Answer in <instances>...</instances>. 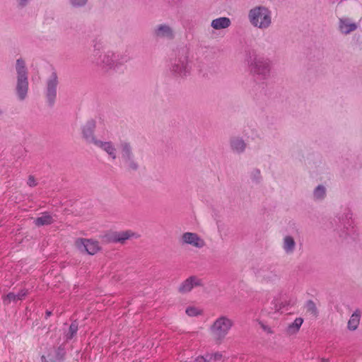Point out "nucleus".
Instances as JSON below:
<instances>
[{
	"instance_id": "f257e3e1",
	"label": "nucleus",
	"mask_w": 362,
	"mask_h": 362,
	"mask_svg": "<svg viewBox=\"0 0 362 362\" xmlns=\"http://www.w3.org/2000/svg\"><path fill=\"white\" fill-rule=\"evenodd\" d=\"M251 24L258 28L265 29L272 23L271 12L264 6H256L252 8L248 14Z\"/></svg>"
},
{
	"instance_id": "f03ea898",
	"label": "nucleus",
	"mask_w": 362,
	"mask_h": 362,
	"mask_svg": "<svg viewBox=\"0 0 362 362\" xmlns=\"http://www.w3.org/2000/svg\"><path fill=\"white\" fill-rule=\"evenodd\" d=\"M233 325L231 319L226 316L218 317L210 327V332L216 341H221Z\"/></svg>"
},
{
	"instance_id": "7ed1b4c3",
	"label": "nucleus",
	"mask_w": 362,
	"mask_h": 362,
	"mask_svg": "<svg viewBox=\"0 0 362 362\" xmlns=\"http://www.w3.org/2000/svg\"><path fill=\"white\" fill-rule=\"evenodd\" d=\"M16 69L18 74L16 92L19 99L23 100L26 98L28 89L27 69L24 61L18 59Z\"/></svg>"
},
{
	"instance_id": "20e7f679",
	"label": "nucleus",
	"mask_w": 362,
	"mask_h": 362,
	"mask_svg": "<svg viewBox=\"0 0 362 362\" xmlns=\"http://www.w3.org/2000/svg\"><path fill=\"white\" fill-rule=\"evenodd\" d=\"M248 64L250 71L254 75H257L264 78L269 74L270 64L267 59L253 54L249 57Z\"/></svg>"
},
{
	"instance_id": "39448f33",
	"label": "nucleus",
	"mask_w": 362,
	"mask_h": 362,
	"mask_svg": "<svg viewBox=\"0 0 362 362\" xmlns=\"http://www.w3.org/2000/svg\"><path fill=\"white\" fill-rule=\"evenodd\" d=\"M76 247L81 252L93 255L100 250L99 243L97 240L86 238H77L75 240Z\"/></svg>"
},
{
	"instance_id": "423d86ee",
	"label": "nucleus",
	"mask_w": 362,
	"mask_h": 362,
	"mask_svg": "<svg viewBox=\"0 0 362 362\" xmlns=\"http://www.w3.org/2000/svg\"><path fill=\"white\" fill-rule=\"evenodd\" d=\"M58 84V77L55 71H53L47 80V89H46V97L48 103L50 106H52L55 102L57 97V87Z\"/></svg>"
},
{
	"instance_id": "0eeeda50",
	"label": "nucleus",
	"mask_w": 362,
	"mask_h": 362,
	"mask_svg": "<svg viewBox=\"0 0 362 362\" xmlns=\"http://www.w3.org/2000/svg\"><path fill=\"white\" fill-rule=\"evenodd\" d=\"M191 66H189L186 56L175 60L172 65L171 71L178 76H185L190 73Z\"/></svg>"
},
{
	"instance_id": "6e6552de",
	"label": "nucleus",
	"mask_w": 362,
	"mask_h": 362,
	"mask_svg": "<svg viewBox=\"0 0 362 362\" xmlns=\"http://www.w3.org/2000/svg\"><path fill=\"white\" fill-rule=\"evenodd\" d=\"M116 56L114 53L108 52L104 54L102 64L105 68H116L119 64H122L124 62H127L129 58L127 57H121L119 59H115Z\"/></svg>"
},
{
	"instance_id": "1a4fd4ad",
	"label": "nucleus",
	"mask_w": 362,
	"mask_h": 362,
	"mask_svg": "<svg viewBox=\"0 0 362 362\" xmlns=\"http://www.w3.org/2000/svg\"><path fill=\"white\" fill-rule=\"evenodd\" d=\"M202 285V281L199 278L196 276H191L180 284L178 291L182 293H185L189 292L194 287Z\"/></svg>"
},
{
	"instance_id": "9d476101",
	"label": "nucleus",
	"mask_w": 362,
	"mask_h": 362,
	"mask_svg": "<svg viewBox=\"0 0 362 362\" xmlns=\"http://www.w3.org/2000/svg\"><path fill=\"white\" fill-rule=\"evenodd\" d=\"M28 294V290L26 288L21 289L18 293L9 292L6 295L1 296V300L4 305H8L11 303H16L18 300H22Z\"/></svg>"
},
{
	"instance_id": "9b49d317",
	"label": "nucleus",
	"mask_w": 362,
	"mask_h": 362,
	"mask_svg": "<svg viewBox=\"0 0 362 362\" xmlns=\"http://www.w3.org/2000/svg\"><path fill=\"white\" fill-rule=\"evenodd\" d=\"M95 128V122L93 119L88 120L86 124L82 127L83 137L86 142L95 144V141H98L93 135Z\"/></svg>"
},
{
	"instance_id": "f8f14e48",
	"label": "nucleus",
	"mask_w": 362,
	"mask_h": 362,
	"mask_svg": "<svg viewBox=\"0 0 362 362\" xmlns=\"http://www.w3.org/2000/svg\"><path fill=\"white\" fill-rule=\"evenodd\" d=\"M139 235L135 233L131 230H124L119 232H114L112 233L110 237L109 240L112 243H123L125 240L131 238H137Z\"/></svg>"
},
{
	"instance_id": "ddd939ff",
	"label": "nucleus",
	"mask_w": 362,
	"mask_h": 362,
	"mask_svg": "<svg viewBox=\"0 0 362 362\" xmlns=\"http://www.w3.org/2000/svg\"><path fill=\"white\" fill-rule=\"evenodd\" d=\"M182 239L183 243L191 245L194 247L201 248L204 246V241L194 233H185Z\"/></svg>"
},
{
	"instance_id": "4468645a",
	"label": "nucleus",
	"mask_w": 362,
	"mask_h": 362,
	"mask_svg": "<svg viewBox=\"0 0 362 362\" xmlns=\"http://www.w3.org/2000/svg\"><path fill=\"white\" fill-rule=\"evenodd\" d=\"M95 145L106 152L112 160L117 158V149L112 142L98 140L95 141Z\"/></svg>"
},
{
	"instance_id": "2eb2a0df",
	"label": "nucleus",
	"mask_w": 362,
	"mask_h": 362,
	"mask_svg": "<svg viewBox=\"0 0 362 362\" xmlns=\"http://www.w3.org/2000/svg\"><path fill=\"white\" fill-rule=\"evenodd\" d=\"M222 358V354L218 351L206 353L204 355L197 356L193 362H221Z\"/></svg>"
},
{
	"instance_id": "dca6fc26",
	"label": "nucleus",
	"mask_w": 362,
	"mask_h": 362,
	"mask_svg": "<svg viewBox=\"0 0 362 362\" xmlns=\"http://www.w3.org/2000/svg\"><path fill=\"white\" fill-rule=\"evenodd\" d=\"M357 25L354 23H351L349 18H340L339 23V29L341 33L349 34L355 30Z\"/></svg>"
},
{
	"instance_id": "f3484780",
	"label": "nucleus",
	"mask_w": 362,
	"mask_h": 362,
	"mask_svg": "<svg viewBox=\"0 0 362 362\" xmlns=\"http://www.w3.org/2000/svg\"><path fill=\"white\" fill-rule=\"evenodd\" d=\"M230 20L227 17H220L212 21L211 25L216 30L227 28L230 25Z\"/></svg>"
},
{
	"instance_id": "a211bd4d",
	"label": "nucleus",
	"mask_w": 362,
	"mask_h": 362,
	"mask_svg": "<svg viewBox=\"0 0 362 362\" xmlns=\"http://www.w3.org/2000/svg\"><path fill=\"white\" fill-rule=\"evenodd\" d=\"M303 322V319L302 317H296L295 320L289 324L286 327V332L289 335L296 334L300 330V327Z\"/></svg>"
},
{
	"instance_id": "6ab92c4d",
	"label": "nucleus",
	"mask_w": 362,
	"mask_h": 362,
	"mask_svg": "<svg viewBox=\"0 0 362 362\" xmlns=\"http://www.w3.org/2000/svg\"><path fill=\"white\" fill-rule=\"evenodd\" d=\"M119 148L121 151L122 159H129L131 157H134L132 146L127 141H122L119 144Z\"/></svg>"
},
{
	"instance_id": "aec40b11",
	"label": "nucleus",
	"mask_w": 362,
	"mask_h": 362,
	"mask_svg": "<svg viewBox=\"0 0 362 362\" xmlns=\"http://www.w3.org/2000/svg\"><path fill=\"white\" fill-rule=\"evenodd\" d=\"M156 35L157 37H166L172 39L173 37V33L171 28L165 25H160L156 30Z\"/></svg>"
},
{
	"instance_id": "412c9836",
	"label": "nucleus",
	"mask_w": 362,
	"mask_h": 362,
	"mask_svg": "<svg viewBox=\"0 0 362 362\" xmlns=\"http://www.w3.org/2000/svg\"><path fill=\"white\" fill-rule=\"evenodd\" d=\"M54 219L52 216L48 213L45 212L41 216L35 219L34 223L37 226H42L45 225H50L53 223Z\"/></svg>"
},
{
	"instance_id": "4be33fe9",
	"label": "nucleus",
	"mask_w": 362,
	"mask_h": 362,
	"mask_svg": "<svg viewBox=\"0 0 362 362\" xmlns=\"http://www.w3.org/2000/svg\"><path fill=\"white\" fill-rule=\"evenodd\" d=\"M78 330V323L76 320L73 321L67 331L64 333V338L66 341L72 339L77 334Z\"/></svg>"
},
{
	"instance_id": "5701e85b",
	"label": "nucleus",
	"mask_w": 362,
	"mask_h": 362,
	"mask_svg": "<svg viewBox=\"0 0 362 362\" xmlns=\"http://www.w3.org/2000/svg\"><path fill=\"white\" fill-rule=\"evenodd\" d=\"M360 321V314L358 311L354 312L351 316L349 322H348V328L350 330H355L358 325Z\"/></svg>"
},
{
	"instance_id": "b1692460",
	"label": "nucleus",
	"mask_w": 362,
	"mask_h": 362,
	"mask_svg": "<svg viewBox=\"0 0 362 362\" xmlns=\"http://www.w3.org/2000/svg\"><path fill=\"white\" fill-rule=\"evenodd\" d=\"M230 146L234 151L238 153L243 152L245 148V144L243 140L233 139L230 141Z\"/></svg>"
},
{
	"instance_id": "393cba45",
	"label": "nucleus",
	"mask_w": 362,
	"mask_h": 362,
	"mask_svg": "<svg viewBox=\"0 0 362 362\" xmlns=\"http://www.w3.org/2000/svg\"><path fill=\"white\" fill-rule=\"evenodd\" d=\"M295 241L291 236L287 235L284 238V249L286 253L293 252L295 248Z\"/></svg>"
},
{
	"instance_id": "a878e982",
	"label": "nucleus",
	"mask_w": 362,
	"mask_h": 362,
	"mask_svg": "<svg viewBox=\"0 0 362 362\" xmlns=\"http://www.w3.org/2000/svg\"><path fill=\"white\" fill-rule=\"evenodd\" d=\"M127 168L129 170H136L139 168L137 163L134 160V157L129 158V159H125L123 160Z\"/></svg>"
},
{
	"instance_id": "bb28decb",
	"label": "nucleus",
	"mask_w": 362,
	"mask_h": 362,
	"mask_svg": "<svg viewBox=\"0 0 362 362\" xmlns=\"http://www.w3.org/2000/svg\"><path fill=\"white\" fill-rule=\"evenodd\" d=\"M325 195V188L322 185L317 186L314 191V197L317 199H321Z\"/></svg>"
},
{
	"instance_id": "cd10ccee",
	"label": "nucleus",
	"mask_w": 362,
	"mask_h": 362,
	"mask_svg": "<svg viewBox=\"0 0 362 362\" xmlns=\"http://www.w3.org/2000/svg\"><path fill=\"white\" fill-rule=\"evenodd\" d=\"M305 307L308 312L310 313L313 315H317V309L316 308L315 303L312 300L307 301Z\"/></svg>"
},
{
	"instance_id": "c85d7f7f",
	"label": "nucleus",
	"mask_w": 362,
	"mask_h": 362,
	"mask_svg": "<svg viewBox=\"0 0 362 362\" xmlns=\"http://www.w3.org/2000/svg\"><path fill=\"white\" fill-rule=\"evenodd\" d=\"M185 313L187 315L190 317H195L199 315H201L202 311L195 307H188L187 308Z\"/></svg>"
},
{
	"instance_id": "c756f323",
	"label": "nucleus",
	"mask_w": 362,
	"mask_h": 362,
	"mask_svg": "<svg viewBox=\"0 0 362 362\" xmlns=\"http://www.w3.org/2000/svg\"><path fill=\"white\" fill-rule=\"evenodd\" d=\"M64 355V348L62 346H59L57 350V356L59 358V359L63 360Z\"/></svg>"
},
{
	"instance_id": "7c9ffc66",
	"label": "nucleus",
	"mask_w": 362,
	"mask_h": 362,
	"mask_svg": "<svg viewBox=\"0 0 362 362\" xmlns=\"http://www.w3.org/2000/svg\"><path fill=\"white\" fill-rule=\"evenodd\" d=\"M71 3L74 6H83L87 0H70Z\"/></svg>"
},
{
	"instance_id": "2f4dec72",
	"label": "nucleus",
	"mask_w": 362,
	"mask_h": 362,
	"mask_svg": "<svg viewBox=\"0 0 362 362\" xmlns=\"http://www.w3.org/2000/svg\"><path fill=\"white\" fill-rule=\"evenodd\" d=\"M28 185L30 187H34L37 185L36 181L33 176H29L28 180Z\"/></svg>"
},
{
	"instance_id": "473e14b6",
	"label": "nucleus",
	"mask_w": 362,
	"mask_h": 362,
	"mask_svg": "<svg viewBox=\"0 0 362 362\" xmlns=\"http://www.w3.org/2000/svg\"><path fill=\"white\" fill-rule=\"evenodd\" d=\"M30 0H18V4L20 6L23 7L28 4Z\"/></svg>"
},
{
	"instance_id": "72a5a7b5",
	"label": "nucleus",
	"mask_w": 362,
	"mask_h": 362,
	"mask_svg": "<svg viewBox=\"0 0 362 362\" xmlns=\"http://www.w3.org/2000/svg\"><path fill=\"white\" fill-rule=\"evenodd\" d=\"M259 175H260V171L259 170H256L254 171V177L255 179L257 178Z\"/></svg>"
},
{
	"instance_id": "f704fd0d",
	"label": "nucleus",
	"mask_w": 362,
	"mask_h": 362,
	"mask_svg": "<svg viewBox=\"0 0 362 362\" xmlns=\"http://www.w3.org/2000/svg\"><path fill=\"white\" fill-rule=\"evenodd\" d=\"M52 315V312L49 310H46L45 312V318L47 319Z\"/></svg>"
},
{
	"instance_id": "c9c22d12",
	"label": "nucleus",
	"mask_w": 362,
	"mask_h": 362,
	"mask_svg": "<svg viewBox=\"0 0 362 362\" xmlns=\"http://www.w3.org/2000/svg\"><path fill=\"white\" fill-rule=\"evenodd\" d=\"M321 362H329V361L328 359L323 358L321 359Z\"/></svg>"
},
{
	"instance_id": "e433bc0d",
	"label": "nucleus",
	"mask_w": 362,
	"mask_h": 362,
	"mask_svg": "<svg viewBox=\"0 0 362 362\" xmlns=\"http://www.w3.org/2000/svg\"><path fill=\"white\" fill-rule=\"evenodd\" d=\"M98 64H100V62H98ZM100 64L103 66V64H102V62H100Z\"/></svg>"
},
{
	"instance_id": "4c0bfd02",
	"label": "nucleus",
	"mask_w": 362,
	"mask_h": 362,
	"mask_svg": "<svg viewBox=\"0 0 362 362\" xmlns=\"http://www.w3.org/2000/svg\"><path fill=\"white\" fill-rule=\"evenodd\" d=\"M343 0H340V2H341Z\"/></svg>"
}]
</instances>
